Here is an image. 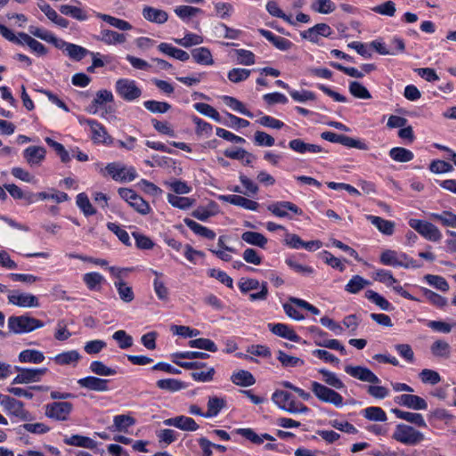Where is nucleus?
I'll list each match as a JSON object with an SVG mask.
<instances>
[{"label": "nucleus", "mask_w": 456, "mask_h": 456, "mask_svg": "<svg viewBox=\"0 0 456 456\" xmlns=\"http://www.w3.org/2000/svg\"><path fill=\"white\" fill-rule=\"evenodd\" d=\"M7 326L9 331L13 334L29 333L45 326V323L37 318L23 314L12 315L8 318Z\"/></svg>", "instance_id": "f257e3e1"}, {"label": "nucleus", "mask_w": 456, "mask_h": 456, "mask_svg": "<svg viewBox=\"0 0 456 456\" xmlns=\"http://www.w3.org/2000/svg\"><path fill=\"white\" fill-rule=\"evenodd\" d=\"M392 438L401 444L413 446L423 442L426 437L415 428L401 423L395 426Z\"/></svg>", "instance_id": "f03ea898"}, {"label": "nucleus", "mask_w": 456, "mask_h": 456, "mask_svg": "<svg viewBox=\"0 0 456 456\" xmlns=\"http://www.w3.org/2000/svg\"><path fill=\"white\" fill-rule=\"evenodd\" d=\"M101 172L103 175H106V172L113 180L118 182H131L136 177V171L133 167H126L125 165L118 162L109 163L105 167V169H102Z\"/></svg>", "instance_id": "7ed1b4c3"}, {"label": "nucleus", "mask_w": 456, "mask_h": 456, "mask_svg": "<svg viewBox=\"0 0 456 456\" xmlns=\"http://www.w3.org/2000/svg\"><path fill=\"white\" fill-rule=\"evenodd\" d=\"M238 286L242 293H248L258 288L261 289L259 292L249 294V299L251 301H264L267 298L268 288L266 282H262L260 285L256 279L241 278L238 283Z\"/></svg>", "instance_id": "20e7f679"}, {"label": "nucleus", "mask_w": 456, "mask_h": 456, "mask_svg": "<svg viewBox=\"0 0 456 456\" xmlns=\"http://www.w3.org/2000/svg\"><path fill=\"white\" fill-rule=\"evenodd\" d=\"M311 389L314 395L322 402L331 403L336 407L343 404V397L335 390L317 382H311Z\"/></svg>", "instance_id": "39448f33"}, {"label": "nucleus", "mask_w": 456, "mask_h": 456, "mask_svg": "<svg viewBox=\"0 0 456 456\" xmlns=\"http://www.w3.org/2000/svg\"><path fill=\"white\" fill-rule=\"evenodd\" d=\"M118 94L126 102H132L142 95V90L137 86L134 80L120 78L116 82Z\"/></svg>", "instance_id": "423d86ee"}, {"label": "nucleus", "mask_w": 456, "mask_h": 456, "mask_svg": "<svg viewBox=\"0 0 456 456\" xmlns=\"http://www.w3.org/2000/svg\"><path fill=\"white\" fill-rule=\"evenodd\" d=\"M409 225L428 240L438 241L442 238L439 229L431 223L419 219H411Z\"/></svg>", "instance_id": "0eeeda50"}, {"label": "nucleus", "mask_w": 456, "mask_h": 456, "mask_svg": "<svg viewBox=\"0 0 456 456\" xmlns=\"http://www.w3.org/2000/svg\"><path fill=\"white\" fill-rule=\"evenodd\" d=\"M72 409L73 405L71 403L54 402L45 406V414L50 419L63 421L69 419Z\"/></svg>", "instance_id": "6e6552de"}, {"label": "nucleus", "mask_w": 456, "mask_h": 456, "mask_svg": "<svg viewBox=\"0 0 456 456\" xmlns=\"http://www.w3.org/2000/svg\"><path fill=\"white\" fill-rule=\"evenodd\" d=\"M15 369L19 373L13 379L12 382V384H28L31 382H38L47 371L46 368L28 369L16 366Z\"/></svg>", "instance_id": "1a4fd4ad"}, {"label": "nucleus", "mask_w": 456, "mask_h": 456, "mask_svg": "<svg viewBox=\"0 0 456 456\" xmlns=\"http://www.w3.org/2000/svg\"><path fill=\"white\" fill-rule=\"evenodd\" d=\"M345 371L351 377L363 382L371 384H379L380 382V379L378 378V376L366 367L359 365H346L345 367Z\"/></svg>", "instance_id": "9d476101"}, {"label": "nucleus", "mask_w": 456, "mask_h": 456, "mask_svg": "<svg viewBox=\"0 0 456 456\" xmlns=\"http://www.w3.org/2000/svg\"><path fill=\"white\" fill-rule=\"evenodd\" d=\"M267 210L278 217H289V211L301 216L303 211L290 201H277L268 205Z\"/></svg>", "instance_id": "9b49d317"}, {"label": "nucleus", "mask_w": 456, "mask_h": 456, "mask_svg": "<svg viewBox=\"0 0 456 456\" xmlns=\"http://www.w3.org/2000/svg\"><path fill=\"white\" fill-rule=\"evenodd\" d=\"M394 400L395 403L415 411L427 410L428 408L427 402L422 397L415 395L403 394L395 396Z\"/></svg>", "instance_id": "f8f14e48"}, {"label": "nucleus", "mask_w": 456, "mask_h": 456, "mask_svg": "<svg viewBox=\"0 0 456 456\" xmlns=\"http://www.w3.org/2000/svg\"><path fill=\"white\" fill-rule=\"evenodd\" d=\"M8 302L20 307H37L39 306L38 298L28 293H20L13 291L8 296Z\"/></svg>", "instance_id": "ddd939ff"}, {"label": "nucleus", "mask_w": 456, "mask_h": 456, "mask_svg": "<svg viewBox=\"0 0 456 456\" xmlns=\"http://www.w3.org/2000/svg\"><path fill=\"white\" fill-rule=\"evenodd\" d=\"M163 423L166 426H173L183 431H196L199 428V425L192 418L183 415L167 419Z\"/></svg>", "instance_id": "4468645a"}, {"label": "nucleus", "mask_w": 456, "mask_h": 456, "mask_svg": "<svg viewBox=\"0 0 456 456\" xmlns=\"http://www.w3.org/2000/svg\"><path fill=\"white\" fill-rule=\"evenodd\" d=\"M86 123L91 128L93 140L95 142H102L107 145L112 144L114 139L107 133L105 127L96 120H87Z\"/></svg>", "instance_id": "2eb2a0df"}, {"label": "nucleus", "mask_w": 456, "mask_h": 456, "mask_svg": "<svg viewBox=\"0 0 456 456\" xmlns=\"http://www.w3.org/2000/svg\"><path fill=\"white\" fill-rule=\"evenodd\" d=\"M219 200L224 202H228L230 204H232L234 206L241 207L248 210L256 211L259 204L256 201L248 200L245 197L231 194V195H220Z\"/></svg>", "instance_id": "dca6fc26"}, {"label": "nucleus", "mask_w": 456, "mask_h": 456, "mask_svg": "<svg viewBox=\"0 0 456 456\" xmlns=\"http://www.w3.org/2000/svg\"><path fill=\"white\" fill-rule=\"evenodd\" d=\"M269 330L276 336L293 342H299L300 337L289 325L284 323H269Z\"/></svg>", "instance_id": "f3484780"}, {"label": "nucleus", "mask_w": 456, "mask_h": 456, "mask_svg": "<svg viewBox=\"0 0 456 456\" xmlns=\"http://www.w3.org/2000/svg\"><path fill=\"white\" fill-rule=\"evenodd\" d=\"M77 384L84 388H87L92 391L104 392L108 390V380L89 376L79 379Z\"/></svg>", "instance_id": "a211bd4d"}, {"label": "nucleus", "mask_w": 456, "mask_h": 456, "mask_svg": "<svg viewBox=\"0 0 456 456\" xmlns=\"http://www.w3.org/2000/svg\"><path fill=\"white\" fill-rule=\"evenodd\" d=\"M142 16L146 20L157 24H164L168 20L167 12L151 6L143 7Z\"/></svg>", "instance_id": "6ab92c4d"}, {"label": "nucleus", "mask_w": 456, "mask_h": 456, "mask_svg": "<svg viewBox=\"0 0 456 456\" xmlns=\"http://www.w3.org/2000/svg\"><path fill=\"white\" fill-rule=\"evenodd\" d=\"M97 41L102 42L106 45L123 44L126 42V37L124 34L118 33L110 29H102L100 34L95 36Z\"/></svg>", "instance_id": "aec40b11"}, {"label": "nucleus", "mask_w": 456, "mask_h": 456, "mask_svg": "<svg viewBox=\"0 0 456 456\" xmlns=\"http://www.w3.org/2000/svg\"><path fill=\"white\" fill-rule=\"evenodd\" d=\"M45 150L41 146H29L24 152V158L30 166L39 165L45 158Z\"/></svg>", "instance_id": "412c9836"}, {"label": "nucleus", "mask_w": 456, "mask_h": 456, "mask_svg": "<svg viewBox=\"0 0 456 456\" xmlns=\"http://www.w3.org/2000/svg\"><path fill=\"white\" fill-rule=\"evenodd\" d=\"M64 444L72 446L83 447L86 449H95L97 447V442L90 437L84 436L81 435H73L71 436H66L63 440Z\"/></svg>", "instance_id": "4be33fe9"}, {"label": "nucleus", "mask_w": 456, "mask_h": 456, "mask_svg": "<svg viewBox=\"0 0 456 456\" xmlns=\"http://www.w3.org/2000/svg\"><path fill=\"white\" fill-rule=\"evenodd\" d=\"M392 412L401 419H403L407 422H410L411 424H414L418 427L426 428L427 423L423 418V416L420 413L416 412H410V411H404L400 409H393Z\"/></svg>", "instance_id": "5701e85b"}, {"label": "nucleus", "mask_w": 456, "mask_h": 456, "mask_svg": "<svg viewBox=\"0 0 456 456\" xmlns=\"http://www.w3.org/2000/svg\"><path fill=\"white\" fill-rule=\"evenodd\" d=\"M158 49L162 53L170 56L172 58H175L176 60H179L181 61H186L190 59V54L179 48L174 47L170 44L167 43H160L158 45Z\"/></svg>", "instance_id": "b1692460"}, {"label": "nucleus", "mask_w": 456, "mask_h": 456, "mask_svg": "<svg viewBox=\"0 0 456 456\" xmlns=\"http://www.w3.org/2000/svg\"><path fill=\"white\" fill-rule=\"evenodd\" d=\"M259 33L279 50L286 51L292 46V43L289 40L282 37L275 36L269 30L261 28L259 29Z\"/></svg>", "instance_id": "393cba45"}, {"label": "nucleus", "mask_w": 456, "mask_h": 456, "mask_svg": "<svg viewBox=\"0 0 456 456\" xmlns=\"http://www.w3.org/2000/svg\"><path fill=\"white\" fill-rule=\"evenodd\" d=\"M81 359L77 350H70L56 354L53 360L58 365H76Z\"/></svg>", "instance_id": "a878e982"}, {"label": "nucleus", "mask_w": 456, "mask_h": 456, "mask_svg": "<svg viewBox=\"0 0 456 456\" xmlns=\"http://www.w3.org/2000/svg\"><path fill=\"white\" fill-rule=\"evenodd\" d=\"M367 219L377 229L385 235H392L395 231V223L389 220L383 219L379 216H367Z\"/></svg>", "instance_id": "bb28decb"}, {"label": "nucleus", "mask_w": 456, "mask_h": 456, "mask_svg": "<svg viewBox=\"0 0 456 456\" xmlns=\"http://www.w3.org/2000/svg\"><path fill=\"white\" fill-rule=\"evenodd\" d=\"M135 424V419L126 414L117 415L113 419V425L110 428L111 431L126 432L128 428Z\"/></svg>", "instance_id": "cd10ccee"}, {"label": "nucleus", "mask_w": 456, "mask_h": 456, "mask_svg": "<svg viewBox=\"0 0 456 456\" xmlns=\"http://www.w3.org/2000/svg\"><path fill=\"white\" fill-rule=\"evenodd\" d=\"M183 222L195 234L209 240H214L216 238V232L214 231L198 224L194 220L185 218Z\"/></svg>", "instance_id": "c85d7f7f"}, {"label": "nucleus", "mask_w": 456, "mask_h": 456, "mask_svg": "<svg viewBox=\"0 0 456 456\" xmlns=\"http://www.w3.org/2000/svg\"><path fill=\"white\" fill-rule=\"evenodd\" d=\"M233 384L240 387H249L256 383V379L248 370H240L231 376Z\"/></svg>", "instance_id": "c756f323"}, {"label": "nucleus", "mask_w": 456, "mask_h": 456, "mask_svg": "<svg viewBox=\"0 0 456 456\" xmlns=\"http://www.w3.org/2000/svg\"><path fill=\"white\" fill-rule=\"evenodd\" d=\"M114 286L118 290L119 298L124 303H131L134 299V294L131 286H129L124 280L114 281Z\"/></svg>", "instance_id": "7c9ffc66"}, {"label": "nucleus", "mask_w": 456, "mask_h": 456, "mask_svg": "<svg viewBox=\"0 0 456 456\" xmlns=\"http://www.w3.org/2000/svg\"><path fill=\"white\" fill-rule=\"evenodd\" d=\"M45 357L41 351L35 349H26L20 353L19 361L20 362L41 363L45 361Z\"/></svg>", "instance_id": "2f4dec72"}, {"label": "nucleus", "mask_w": 456, "mask_h": 456, "mask_svg": "<svg viewBox=\"0 0 456 456\" xmlns=\"http://www.w3.org/2000/svg\"><path fill=\"white\" fill-rule=\"evenodd\" d=\"M96 17L102 20L103 21L107 22L110 26L118 28L119 30L126 31L132 29V25L124 20L113 17L109 14H104L101 12L96 13Z\"/></svg>", "instance_id": "473e14b6"}, {"label": "nucleus", "mask_w": 456, "mask_h": 456, "mask_svg": "<svg viewBox=\"0 0 456 456\" xmlns=\"http://www.w3.org/2000/svg\"><path fill=\"white\" fill-rule=\"evenodd\" d=\"M226 405V401L224 398L211 396L208 401V411L205 412V418H211L216 416L222 409Z\"/></svg>", "instance_id": "72a5a7b5"}, {"label": "nucleus", "mask_w": 456, "mask_h": 456, "mask_svg": "<svg viewBox=\"0 0 456 456\" xmlns=\"http://www.w3.org/2000/svg\"><path fill=\"white\" fill-rule=\"evenodd\" d=\"M370 284V282L368 280H365L360 275H354L345 286V290L351 294H357Z\"/></svg>", "instance_id": "f704fd0d"}, {"label": "nucleus", "mask_w": 456, "mask_h": 456, "mask_svg": "<svg viewBox=\"0 0 456 456\" xmlns=\"http://www.w3.org/2000/svg\"><path fill=\"white\" fill-rule=\"evenodd\" d=\"M191 56L194 61L202 65H212L214 60L211 52L207 47H199L191 51Z\"/></svg>", "instance_id": "c9c22d12"}, {"label": "nucleus", "mask_w": 456, "mask_h": 456, "mask_svg": "<svg viewBox=\"0 0 456 456\" xmlns=\"http://www.w3.org/2000/svg\"><path fill=\"white\" fill-rule=\"evenodd\" d=\"M241 240L246 243L253 246H257L264 248L267 243V239L260 232H245L241 235Z\"/></svg>", "instance_id": "e433bc0d"}, {"label": "nucleus", "mask_w": 456, "mask_h": 456, "mask_svg": "<svg viewBox=\"0 0 456 456\" xmlns=\"http://www.w3.org/2000/svg\"><path fill=\"white\" fill-rule=\"evenodd\" d=\"M59 10L61 14L70 16L77 20L83 21L87 20L86 12L79 7L69 4H62L60 6Z\"/></svg>", "instance_id": "4c0bfd02"}, {"label": "nucleus", "mask_w": 456, "mask_h": 456, "mask_svg": "<svg viewBox=\"0 0 456 456\" xmlns=\"http://www.w3.org/2000/svg\"><path fill=\"white\" fill-rule=\"evenodd\" d=\"M175 13L185 22H188L192 17L198 13H201L202 11L200 8L190 6V5H180L175 8Z\"/></svg>", "instance_id": "58836bf2"}, {"label": "nucleus", "mask_w": 456, "mask_h": 456, "mask_svg": "<svg viewBox=\"0 0 456 456\" xmlns=\"http://www.w3.org/2000/svg\"><path fill=\"white\" fill-rule=\"evenodd\" d=\"M157 387L162 390L169 392H177L179 390L183 389L185 387V385L183 381L175 379H165L158 380Z\"/></svg>", "instance_id": "ea45409f"}, {"label": "nucleus", "mask_w": 456, "mask_h": 456, "mask_svg": "<svg viewBox=\"0 0 456 456\" xmlns=\"http://www.w3.org/2000/svg\"><path fill=\"white\" fill-rule=\"evenodd\" d=\"M389 156L395 161L405 163L413 159V153L405 148L402 147H395L392 148L389 151Z\"/></svg>", "instance_id": "a19ab883"}, {"label": "nucleus", "mask_w": 456, "mask_h": 456, "mask_svg": "<svg viewBox=\"0 0 456 456\" xmlns=\"http://www.w3.org/2000/svg\"><path fill=\"white\" fill-rule=\"evenodd\" d=\"M431 353L436 357L449 358L450 357V345L442 339L436 340L430 347Z\"/></svg>", "instance_id": "79ce46f5"}, {"label": "nucleus", "mask_w": 456, "mask_h": 456, "mask_svg": "<svg viewBox=\"0 0 456 456\" xmlns=\"http://www.w3.org/2000/svg\"><path fill=\"white\" fill-rule=\"evenodd\" d=\"M319 372L322 375V380L330 387L336 389H342L345 387V384L334 372L325 369L319 370Z\"/></svg>", "instance_id": "37998d69"}, {"label": "nucleus", "mask_w": 456, "mask_h": 456, "mask_svg": "<svg viewBox=\"0 0 456 456\" xmlns=\"http://www.w3.org/2000/svg\"><path fill=\"white\" fill-rule=\"evenodd\" d=\"M167 201L175 208L180 209H187L194 205L195 200L187 197H180L175 194L169 193L167 195Z\"/></svg>", "instance_id": "c03bdc74"}, {"label": "nucleus", "mask_w": 456, "mask_h": 456, "mask_svg": "<svg viewBox=\"0 0 456 456\" xmlns=\"http://www.w3.org/2000/svg\"><path fill=\"white\" fill-rule=\"evenodd\" d=\"M277 359L285 368L303 366L305 362L303 359L292 355H289L281 350L278 351Z\"/></svg>", "instance_id": "a18cd8bd"}, {"label": "nucleus", "mask_w": 456, "mask_h": 456, "mask_svg": "<svg viewBox=\"0 0 456 456\" xmlns=\"http://www.w3.org/2000/svg\"><path fill=\"white\" fill-rule=\"evenodd\" d=\"M223 101L227 106L232 108L233 110H236L240 114L247 116L248 118H253V113L247 110L244 104L236 98L225 95L223 97Z\"/></svg>", "instance_id": "49530a36"}, {"label": "nucleus", "mask_w": 456, "mask_h": 456, "mask_svg": "<svg viewBox=\"0 0 456 456\" xmlns=\"http://www.w3.org/2000/svg\"><path fill=\"white\" fill-rule=\"evenodd\" d=\"M5 190L10 193V195L17 200L24 199L28 203L34 202V195L35 193H25L23 191L18 187L16 184H5L4 185Z\"/></svg>", "instance_id": "de8ad7c7"}, {"label": "nucleus", "mask_w": 456, "mask_h": 456, "mask_svg": "<svg viewBox=\"0 0 456 456\" xmlns=\"http://www.w3.org/2000/svg\"><path fill=\"white\" fill-rule=\"evenodd\" d=\"M113 101V94L108 90H100L96 94L95 99L92 102L90 106V111L95 113L97 111L98 105H102L105 102H111Z\"/></svg>", "instance_id": "09e8293b"}, {"label": "nucleus", "mask_w": 456, "mask_h": 456, "mask_svg": "<svg viewBox=\"0 0 456 456\" xmlns=\"http://www.w3.org/2000/svg\"><path fill=\"white\" fill-rule=\"evenodd\" d=\"M349 92L353 96L358 99L368 100L371 98V94L368 89L358 81H352L349 84Z\"/></svg>", "instance_id": "8fccbe9b"}, {"label": "nucleus", "mask_w": 456, "mask_h": 456, "mask_svg": "<svg viewBox=\"0 0 456 456\" xmlns=\"http://www.w3.org/2000/svg\"><path fill=\"white\" fill-rule=\"evenodd\" d=\"M53 200L58 203L67 201L69 200V196L66 192L62 191H54L53 193L48 192H37L34 195V202L37 200Z\"/></svg>", "instance_id": "3c124183"}, {"label": "nucleus", "mask_w": 456, "mask_h": 456, "mask_svg": "<svg viewBox=\"0 0 456 456\" xmlns=\"http://www.w3.org/2000/svg\"><path fill=\"white\" fill-rule=\"evenodd\" d=\"M365 297L377 305L381 310L389 311L392 308L390 303L384 297L373 290H367Z\"/></svg>", "instance_id": "603ef678"}, {"label": "nucleus", "mask_w": 456, "mask_h": 456, "mask_svg": "<svg viewBox=\"0 0 456 456\" xmlns=\"http://www.w3.org/2000/svg\"><path fill=\"white\" fill-rule=\"evenodd\" d=\"M193 107L200 114L207 116L217 122H219L221 119L218 111L208 103L197 102L193 105Z\"/></svg>", "instance_id": "864d4df0"}, {"label": "nucleus", "mask_w": 456, "mask_h": 456, "mask_svg": "<svg viewBox=\"0 0 456 456\" xmlns=\"http://www.w3.org/2000/svg\"><path fill=\"white\" fill-rule=\"evenodd\" d=\"M380 262L386 265L392 266H407L406 264H403L398 260V253L395 250L386 249L380 256Z\"/></svg>", "instance_id": "5fc2aeb1"}, {"label": "nucleus", "mask_w": 456, "mask_h": 456, "mask_svg": "<svg viewBox=\"0 0 456 456\" xmlns=\"http://www.w3.org/2000/svg\"><path fill=\"white\" fill-rule=\"evenodd\" d=\"M104 278L99 273H87L84 274L83 281L90 290L98 289Z\"/></svg>", "instance_id": "6e6d98bb"}, {"label": "nucleus", "mask_w": 456, "mask_h": 456, "mask_svg": "<svg viewBox=\"0 0 456 456\" xmlns=\"http://www.w3.org/2000/svg\"><path fill=\"white\" fill-rule=\"evenodd\" d=\"M363 416L372 421H386L387 414L380 408L377 406H370L363 410Z\"/></svg>", "instance_id": "4d7b16f0"}, {"label": "nucleus", "mask_w": 456, "mask_h": 456, "mask_svg": "<svg viewBox=\"0 0 456 456\" xmlns=\"http://www.w3.org/2000/svg\"><path fill=\"white\" fill-rule=\"evenodd\" d=\"M311 8L319 13L328 14L335 11L336 5L330 0H314Z\"/></svg>", "instance_id": "13d9d810"}, {"label": "nucleus", "mask_w": 456, "mask_h": 456, "mask_svg": "<svg viewBox=\"0 0 456 456\" xmlns=\"http://www.w3.org/2000/svg\"><path fill=\"white\" fill-rule=\"evenodd\" d=\"M71 335V332L68 330L67 320H58L54 332V338L58 341H65L69 339Z\"/></svg>", "instance_id": "bf43d9fd"}, {"label": "nucleus", "mask_w": 456, "mask_h": 456, "mask_svg": "<svg viewBox=\"0 0 456 456\" xmlns=\"http://www.w3.org/2000/svg\"><path fill=\"white\" fill-rule=\"evenodd\" d=\"M66 53L70 59L81 61L89 53V51L80 45L69 43L67 45Z\"/></svg>", "instance_id": "052dcab7"}, {"label": "nucleus", "mask_w": 456, "mask_h": 456, "mask_svg": "<svg viewBox=\"0 0 456 456\" xmlns=\"http://www.w3.org/2000/svg\"><path fill=\"white\" fill-rule=\"evenodd\" d=\"M431 218L439 221L444 226L454 228L456 223V215L450 211H444L441 214L433 213Z\"/></svg>", "instance_id": "680f3d73"}, {"label": "nucleus", "mask_w": 456, "mask_h": 456, "mask_svg": "<svg viewBox=\"0 0 456 456\" xmlns=\"http://www.w3.org/2000/svg\"><path fill=\"white\" fill-rule=\"evenodd\" d=\"M424 279L427 281V282L436 288L437 289L446 292L449 290L450 286L447 282V281L439 275H434V274H427L425 275Z\"/></svg>", "instance_id": "e2e57ef3"}, {"label": "nucleus", "mask_w": 456, "mask_h": 456, "mask_svg": "<svg viewBox=\"0 0 456 456\" xmlns=\"http://www.w3.org/2000/svg\"><path fill=\"white\" fill-rule=\"evenodd\" d=\"M143 106L152 113H166L171 109V105L169 103L154 100L144 102Z\"/></svg>", "instance_id": "0e129e2a"}, {"label": "nucleus", "mask_w": 456, "mask_h": 456, "mask_svg": "<svg viewBox=\"0 0 456 456\" xmlns=\"http://www.w3.org/2000/svg\"><path fill=\"white\" fill-rule=\"evenodd\" d=\"M77 205L86 216L95 214V209L85 192H81L77 196Z\"/></svg>", "instance_id": "69168bd1"}, {"label": "nucleus", "mask_w": 456, "mask_h": 456, "mask_svg": "<svg viewBox=\"0 0 456 456\" xmlns=\"http://www.w3.org/2000/svg\"><path fill=\"white\" fill-rule=\"evenodd\" d=\"M251 71L247 69L233 68L228 72V79L232 83L245 81L250 76Z\"/></svg>", "instance_id": "338daca9"}, {"label": "nucleus", "mask_w": 456, "mask_h": 456, "mask_svg": "<svg viewBox=\"0 0 456 456\" xmlns=\"http://www.w3.org/2000/svg\"><path fill=\"white\" fill-rule=\"evenodd\" d=\"M112 338L121 349H126L133 346V338L123 330L114 332Z\"/></svg>", "instance_id": "774afa93"}]
</instances>
